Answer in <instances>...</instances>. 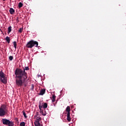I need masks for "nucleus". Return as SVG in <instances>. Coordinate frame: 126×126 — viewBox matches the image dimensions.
<instances>
[{
    "mask_svg": "<svg viewBox=\"0 0 126 126\" xmlns=\"http://www.w3.org/2000/svg\"><path fill=\"white\" fill-rule=\"evenodd\" d=\"M25 70H29V67L26 66L24 68V70L21 69H16L15 71L16 75V83L17 86H22L23 83L25 82V80L27 79L28 75Z\"/></svg>",
    "mask_w": 126,
    "mask_h": 126,
    "instance_id": "1",
    "label": "nucleus"
},
{
    "mask_svg": "<svg viewBox=\"0 0 126 126\" xmlns=\"http://www.w3.org/2000/svg\"><path fill=\"white\" fill-rule=\"evenodd\" d=\"M38 47V42L32 40L28 42L27 44V47L32 49L33 47Z\"/></svg>",
    "mask_w": 126,
    "mask_h": 126,
    "instance_id": "2",
    "label": "nucleus"
},
{
    "mask_svg": "<svg viewBox=\"0 0 126 126\" xmlns=\"http://www.w3.org/2000/svg\"><path fill=\"white\" fill-rule=\"evenodd\" d=\"M66 111L67 112V120L68 122H70L71 121V119L70 118V107L69 106H67Z\"/></svg>",
    "mask_w": 126,
    "mask_h": 126,
    "instance_id": "3",
    "label": "nucleus"
},
{
    "mask_svg": "<svg viewBox=\"0 0 126 126\" xmlns=\"http://www.w3.org/2000/svg\"><path fill=\"white\" fill-rule=\"evenodd\" d=\"M5 74H4L2 71H0V80L2 83H6V80L5 79Z\"/></svg>",
    "mask_w": 126,
    "mask_h": 126,
    "instance_id": "4",
    "label": "nucleus"
},
{
    "mask_svg": "<svg viewBox=\"0 0 126 126\" xmlns=\"http://www.w3.org/2000/svg\"><path fill=\"white\" fill-rule=\"evenodd\" d=\"M0 109H1V110H3V111H4L6 113H7V107H6V105H4V104L2 105Z\"/></svg>",
    "mask_w": 126,
    "mask_h": 126,
    "instance_id": "5",
    "label": "nucleus"
},
{
    "mask_svg": "<svg viewBox=\"0 0 126 126\" xmlns=\"http://www.w3.org/2000/svg\"><path fill=\"white\" fill-rule=\"evenodd\" d=\"M2 122L3 125H6V126H7V125H8V123L9 122V120L6 119H2Z\"/></svg>",
    "mask_w": 126,
    "mask_h": 126,
    "instance_id": "6",
    "label": "nucleus"
},
{
    "mask_svg": "<svg viewBox=\"0 0 126 126\" xmlns=\"http://www.w3.org/2000/svg\"><path fill=\"white\" fill-rule=\"evenodd\" d=\"M5 114H6V111H4V110L0 108V117H3V116H5Z\"/></svg>",
    "mask_w": 126,
    "mask_h": 126,
    "instance_id": "7",
    "label": "nucleus"
},
{
    "mask_svg": "<svg viewBox=\"0 0 126 126\" xmlns=\"http://www.w3.org/2000/svg\"><path fill=\"white\" fill-rule=\"evenodd\" d=\"M45 93H46V89H41L39 93V95L43 96Z\"/></svg>",
    "mask_w": 126,
    "mask_h": 126,
    "instance_id": "8",
    "label": "nucleus"
},
{
    "mask_svg": "<svg viewBox=\"0 0 126 126\" xmlns=\"http://www.w3.org/2000/svg\"><path fill=\"white\" fill-rule=\"evenodd\" d=\"M34 126H43V125L40 123V122L35 121L34 122Z\"/></svg>",
    "mask_w": 126,
    "mask_h": 126,
    "instance_id": "9",
    "label": "nucleus"
},
{
    "mask_svg": "<svg viewBox=\"0 0 126 126\" xmlns=\"http://www.w3.org/2000/svg\"><path fill=\"white\" fill-rule=\"evenodd\" d=\"M41 120H42V118L39 117V115H36V120H35V122H40Z\"/></svg>",
    "mask_w": 126,
    "mask_h": 126,
    "instance_id": "10",
    "label": "nucleus"
},
{
    "mask_svg": "<svg viewBox=\"0 0 126 126\" xmlns=\"http://www.w3.org/2000/svg\"><path fill=\"white\" fill-rule=\"evenodd\" d=\"M43 104H44V103L42 102V101L39 102V103L38 104L39 110H41V109H42V108H43Z\"/></svg>",
    "mask_w": 126,
    "mask_h": 126,
    "instance_id": "11",
    "label": "nucleus"
},
{
    "mask_svg": "<svg viewBox=\"0 0 126 126\" xmlns=\"http://www.w3.org/2000/svg\"><path fill=\"white\" fill-rule=\"evenodd\" d=\"M7 126H14V123H13V122L12 121H9Z\"/></svg>",
    "mask_w": 126,
    "mask_h": 126,
    "instance_id": "12",
    "label": "nucleus"
},
{
    "mask_svg": "<svg viewBox=\"0 0 126 126\" xmlns=\"http://www.w3.org/2000/svg\"><path fill=\"white\" fill-rule=\"evenodd\" d=\"M14 12H15V10H14L13 8H10L9 12H10V14H14Z\"/></svg>",
    "mask_w": 126,
    "mask_h": 126,
    "instance_id": "13",
    "label": "nucleus"
},
{
    "mask_svg": "<svg viewBox=\"0 0 126 126\" xmlns=\"http://www.w3.org/2000/svg\"><path fill=\"white\" fill-rule=\"evenodd\" d=\"M42 108H44V109L48 108V104H47V103H43Z\"/></svg>",
    "mask_w": 126,
    "mask_h": 126,
    "instance_id": "14",
    "label": "nucleus"
},
{
    "mask_svg": "<svg viewBox=\"0 0 126 126\" xmlns=\"http://www.w3.org/2000/svg\"><path fill=\"white\" fill-rule=\"evenodd\" d=\"M6 41L7 42L8 44L10 43V38L8 36H6L5 38Z\"/></svg>",
    "mask_w": 126,
    "mask_h": 126,
    "instance_id": "15",
    "label": "nucleus"
},
{
    "mask_svg": "<svg viewBox=\"0 0 126 126\" xmlns=\"http://www.w3.org/2000/svg\"><path fill=\"white\" fill-rule=\"evenodd\" d=\"M52 101L53 103H54L55 101H56V95H53Z\"/></svg>",
    "mask_w": 126,
    "mask_h": 126,
    "instance_id": "16",
    "label": "nucleus"
},
{
    "mask_svg": "<svg viewBox=\"0 0 126 126\" xmlns=\"http://www.w3.org/2000/svg\"><path fill=\"white\" fill-rule=\"evenodd\" d=\"M13 44L14 45V47L15 48V50H16L17 44L16 43V41H14L13 42Z\"/></svg>",
    "mask_w": 126,
    "mask_h": 126,
    "instance_id": "17",
    "label": "nucleus"
},
{
    "mask_svg": "<svg viewBox=\"0 0 126 126\" xmlns=\"http://www.w3.org/2000/svg\"><path fill=\"white\" fill-rule=\"evenodd\" d=\"M11 26H10V27H9L8 28V32H7V33H8V34H9V33L10 32H11Z\"/></svg>",
    "mask_w": 126,
    "mask_h": 126,
    "instance_id": "18",
    "label": "nucleus"
},
{
    "mask_svg": "<svg viewBox=\"0 0 126 126\" xmlns=\"http://www.w3.org/2000/svg\"><path fill=\"white\" fill-rule=\"evenodd\" d=\"M39 113L40 114H41V115H42V116H46V113H44L43 112V110H42V109H41V110H40Z\"/></svg>",
    "mask_w": 126,
    "mask_h": 126,
    "instance_id": "19",
    "label": "nucleus"
},
{
    "mask_svg": "<svg viewBox=\"0 0 126 126\" xmlns=\"http://www.w3.org/2000/svg\"><path fill=\"white\" fill-rule=\"evenodd\" d=\"M22 6H23V4L21 2H20L18 4V7L19 8H21V7H22Z\"/></svg>",
    "mask_w": 126,
    "mask_h": 126,
    "instance_id": "20",
    "label": "nucleus"
},
{
    "mask_svg": "<svg viewBox=\"0 0 126 126\" xmlns=\"http://www.w3.org/2000/svg\"><path fill=\"white\" fill-rule=\"evenodd\" d=\"M22 31H23V28H21L19 30L18 32H19V33H22Z\"/></svg>",
    "mask_w": 126,
    "mask_h": 126,
    "instance_id": "21",
    "label": "nucleus"
},
{
    "mask_svg": "<svg viewBox=\"0 0 126 126\" xmlns=\"http://www.w3.org/2000/svg\"><path fill=\"white\" fill-rule=\"evenodd\" d=\"M23 114L24 117H25V119H26V118H27V116H26V113H25V111H23Z\"/></svg>",
    "mask_w": 126,
    "mask_h": 126,
    "instance_id": "22",
    "label": "nucleus"
},
{
    "mask_svg": "<svg viewBox=\"0 0 126 126\" xmlns=\"http://www.w3.org/2000/svg\"><path fill=\"white\" fill-rule=\"evenodd\" d=\"M20 126H25V122H21L20 124Z\"/></svg>",
    "mask_w": 126,
    "mask_h": 126,
    "instance_id": "23",
    "label": "nucleus"
},
{
    "mask_svg": "<svg viewBox=\"0 0 126 126\" xmlns=\"http://www.w3.org/2000/svg\"><path fill=\"white\" fill-rule=\"evenodd\" d=\"M9 61H12V60H13V56H9Z\"/></svg>",
    "mask_w": 126,
    "mask_h": 126,
    "instance_id": "24",
    "label": "nucleus"
},
{
    "mask_svg": "<svg viewBox=\"0 0 126 126\" xmlns=\"http://www.w3.org/2000/svg\"><path fill=\"white\" fill-rule=\"evenodd\" d=\"M31 89H32V90H34V85L33 84L32 85Z\"/></svg>",
    "mask_w": 126,
    "mask_h": 126,
    "instance_id": "25",
    "label": "nucleus"
},
{
    "mask_svg": "<svg viewBox=\"0 0 126 126\" xmlns=\"http://www.w3.org/2000/svg\"><path fill=\"white\" fill-rule=\"evenodd\" d=\"M3 0V1H5V0Z\"/></svg>",
    "mask_w": 126,
    "mask_h": 126,
    "instance_id": "26",
    "label": "nucleus"
}]
</instances>
